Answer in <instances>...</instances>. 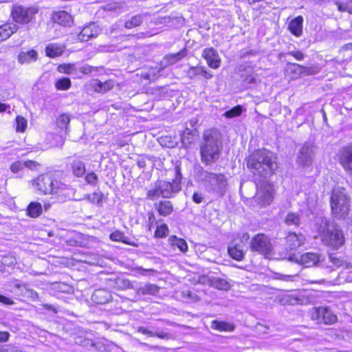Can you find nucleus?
I'll use <instances>...</instances> for the list:
<instances>
[{
  "label": "nucleus",
  "mask_w": 352,
  "mask_h": 352,
  "mask_svg": "<svg viewBox=\"0 0 352 352\" xmlns=\"http://www.w3.org/2000/svg\"><path fill=\"white\" fill-rule=\"evenodd\" d=\"M223 150V139L221 133L215 129L206 130L199 145L201 161L205 165L215 163L220 157Z\"/></svg>",
  "instance_id": "nucleus-1"
},
{
  "label": "nucleus",
  "mask_w": 352,
  "mask_h": 352,
  "mask_svg": "<svg viewBox=\"0 0 352 352\" xmlns=\"http://www.w3.org/2000/svg\"><path fill=\"white\" fill-rule=\"evenodd\" d=\"M247 166L254 175L267 178L278 168L276 157L266 149L257 150L248 157Z\"/></svg>",
  "instance_id": "nucleus-2"
},
{
  "label": "nucleus",
  "mask_w": 352,
  "mask_h": 352,
  "mask_svg": "<svg viewBox=\"0 0 352 352\" xmlns=\"http://www.w3.org/2000/svg\"><path fill=\"white\" fill-rule=\"evenodd\" d=\"M315 228L323 243L333 250H338L344 245L343 232L333 221L319 217L316 220Z\"/></svg>",
  "instance_id": "nucleus-3"
},
{
  "label": "nucleus",
  "mask_w": 352,
  "mask_h": 352,
  "mask_svg": "<svg viewBox=\"0 0 352 352\" xmlns=\"http://www.w3.org/2000/svg\"><path fill=\"white\" fill-rule=\"evenodd\" d=\"M330 202L332 213L336 217L344 219L349 214L351 201L344 188L339 187L333 189Z\"/></svg>",
  "instance_id": "nucleus-4"
},
{
  "label": "nucleus",
  "mask_w": 352,
  "mask_h": 352,
  "mask_svg": "<svg viewBox=\"0 0 352 352\" xmlns=\"http://www.w3.org/2000/svg\"><path fill=\"white\" fill-rule=\"evenodd\" d=\"M36 189L43 194H54L58 196L65 195L64 192L69 189L68 186L54 179L51 175H41L33 182Z\"/></svg>",
  "instance_id": "nucleus-5"
},
{
  "label": "nucleus",
  "mask_w": 352,
  "mask_h": 352,
  "mask_svg": "<svg viewBox=\"0 0 352 352\" xmlns=\"http://www.w3.org/2000/svg\"><path fill=\"white\" fill-rule=\"evenodd\" d=\"M199 177L205 186L213 192L223 196L227 188V180L223 174H216L204 170L202 168L199 173Z\"/></svg>",
  "instance_id": "nucleus-6"
},
{
  "label": "nucleus",
  "mask_w": 352,
  "mask_h": 352,
  "mask_svg": "<svg viewBox=\"0 0 352 352\" xmlns=\"http://www.w3.org/2000/svg\"><path fill=\"white\" fill-rule=\"evenodd\" d=\"M173 172L175 177L172 182L165 180L157 181L163 198H172L182 189L181 182L182 179V175L180 166L178 165L175 166L173 169Z\"/></svg>",
  "instance_id": "nucleus-7"
},
{
  "label": "nucleus",
  "mask_w": 352,
  "mask_h": 352,
  "mask_svg": "<svg viewBox=\"0 0 352 352\" xmlns=\"http://www.w3.org/2000/svg\"><path fill=\"white\" fill-rule=\"evenodd\" d=\"M37 12L38 9L34 7L14 6L12 8V16L15 22L26 24L32 20Z\"/></svg>",
  "instance_id": "nucleus-8"
},
{
  "label": "nucleus",
  "mask_w": 352,
  "mask_h": 352,
  "mask_svg": "<svg viewBox=\"0 0 352 352\" xmlns=\"http://www.w3.org/2000/svg\"><path fill=\"white\" fill-rule=\"evenodd\" d=\"M250 248L251 251L263 255L270 254L272 251L270 239L264 234H258L254 236L250 241Z\"/></svg>",
  "instance_id": "nucleus-9"
},
{
  "label": "nucleus",
  "mask_w": 352,
  "mask_h": 352,
  "mask_svg": "<svg viewBox=\"0 0 352 352\" xmlns=\"http://www.w3.org/2000/svg\"><path fill=\"white\" fill-rule=\"evenodd\" d=\"M273 188L266 182L257 187V192L254 197V201L261 207L270 205L273 200Z\"/></svg>",
  "instance_id": "nucleus-10"
},
{
  "label": "nucleus",
  "mask_w": 352,
  "mask_h": 352,
  "mask_svg": "<svg viewBox=\"0 0 352 352\" xmlns=\"http://www.w3.org/2000/svg\"><path fill=\"white\" fill-rule=\"evenodd\" d=\"M312 318L325 324H332L338 321L337 316L328 307H315L312 312Z\"/></svg>",
  "instance_id": "nucleus-11"
},
{
  "label": "nucleus",
  "mask_w": 352,
  "mask_h": 352,
  "mask_svg": "<svg viewBox=\"0 0 352 352\" xmlns=\"http://www.w3.org/2000/svg\"><path fill=\"white\" fill-rule=\"evenodd\" d=\"M336 156L338 162L345 172L352 177V144L340 148Z\"/></svg>",
  "instance_id": "nucleus-12"
},
{
  "label": "nucleus",
  "mask_w": 352,
  "mask_h": 352,
  "mask_svg": "<svg viewBox=\"0 0 352 352\" xmlns=\"http://www.w3.org/2000/svg\"><path fill=\"white\" fill-rule=\"evenodd\" d=\"M314 149L315 147L311 144H304L298 152L297 163L304 167L311 166L315 155Z\"/></svg>",
  "instance_id": "nucleus-13"
},
{
  "label": "nucleus",
  "mask_w": 352,
  "mask_h": 352,
  "mask_svg": "<svg viewBox=\"0 0 352 352\" xmlns=\"http://www.w3.org/2000/svg\"><path fill=\"white\" fill-rule=\"evenodd\" d=\"M305 236L301 232H288L285 237V245L287 250H295L302 245Z\"/></svg>",
  "instance_id": "nucleus-14"
},
{
  "label": "nucleus",
  "mask_w": 352,
  "mask_h": 352,
  "mask_svg": "<svg viewBox=\"0 0 352 352\" xmlns=\"http://www.w3.org/2000/svg\"><path fill=\"white\" fill-rule=\"evenodd\" d=\"M296 261L305 267H311L317 265L323 261V258L321 254L307 252L300 255L299 259L296 258Z\"/></svg>",
  "instance_id": "nucleus-15"
},
{
  "label": "nucleus",
  "mask_w": 352,
  "mask_h": 352,
  "mask_svg": "<svg viewBox=\"0 0 352 352\" xmlns=\"http://www.w3.org/2000/svg\"><path fill=\"white\" fill-rule=\"evenodd\" d=\"M203 58L207 61L209 67L217 69L220 66L221 58L215 49L213 47L206 48L202 53Z\"/></svg>",
  "instance_id": "nucleus-16"
},
{
  "label": "nucleus",
  "mask_w": 352,
  "mask_h": 352,
  "mask_svg": "<svg viewBox=\"0 0 352 352\" xmlns=\"http://www.w3.org/2000/svg\"><path fill=\"white\" fill-rule=\"evenodd\" d=\"M52 20L64 27H69L74 23V20L70 14L64 10L55 12L52 14Z\"/></svg>",
  "instance_id": "nucleus-17"
},
{
  "label": "nucleus",
  "mask_w": 352,
  "mask_h": 352,
  "mask_svg": "<svg viewBox=\"0 0 352 352\" xmlns=\"http://www.w3.org/2000/svg\"><path fill=\"white\" fill-rule=\"evenodd\" d=\"M98 33V28L92 23L83 28L78 36V39L82 42L87 41L91 38L96 37Z\"/></svg>",
  "instance_id": "nucleus-18"
},
{
  "label": "nucleus",
  "mask_w": 352,
  "mask_h": 352,
  "mask_svg": "<svg viewBox=\"0 0 352 352\" xmlns=\"http://www.w3.org/2000/svg\"><path fill=\"white\" fill-rule=\"evenodd\" d=\"M228 252L229 255L236 261H242L244 258V252L236 239L229 244Z\"/></svg>",
  "instance_id": "nucleus-19"
},
{
  "label": "nucleus",
  "mask_w": 352,
  "mask_h": 352,
  "mask_svg": "<svg viewBox=\"0 0 352 352\" xmlns=\"http://www.w3.org/2000/svg\"><path fill=\"white\" fill-rule=\"evenodd\" d=\"M91 298L97 304H105L111 300V294L107 289H99L94 292Z\"/></svg>",
  "instance_id": "nucleus-20"
},
{
  "label": "nucleus",
  "mask_w": 352,
  "mask_h": 352,
  "mask_svg": "<svg viewBox=\"0 0 352 352\" xmlns=\"http://www.w3.org/2000/svg\"><path fill=\"white\" fill-rule=\"evenodd\" d=\"M155 208L158 213L164 217L170 214L173 211V206L170 201H160L155 204Z\"/></svg>",
  "instance_id": "nucleus-21"
},
{
  "label": "nucleus",
  "mask_w": 352,
  "mask_h": 352,
  "mask_svg": "<svg viewBox=\"0 0 352 352\" xmlns=\"http://www.w3.org/2000/svg\"><path fill=\"white\" fill-rule=\"evenodd\" d=\"M208 283L211 287L219 290L228 291L231 287V285L228 281L214 276L208 278Z\"/></svg>",
  "instance_id": "nucleus-22"
},
{
  "label": "nucleus",
  "mask_w": 352,
  "mask_h": 352,
  "mask_svg": "<svg viewBox=\"0 0 352 352\" xmlns=\"http://www.w3.org/2000/svg\"><path fill=\"white\" fill-rule=\"evenodd\" d=\"M187 55V51L186 48H184L181 51L175 54H168L164 56V65L166 67L169 65H173Z\"/></svg>",
  "instance_id": "nucleus-23"
},
{
  "label": "nucleus",
  "mask_w": 352,
  "mask_h": 352,
  "mask_svg": "<svg viewBox=\"0 0 352 352\" xmlns=\"http://www.w3.org/2000/svg\"><path fill=\"white\" fill-rule=\"evenodd\" d=\"M38 58V54L36 50H30L27 52H21L18 55V61L21 64L29 63L35 61Z\"/></svg>",
  "instance_id": "nucleus-24"
},
{
  "label": "nucleus",
  "mask_w": 352,
  "mask_h": 352,
  "mask_svg": "<svg viewBox=\"0 0 352 352\" xmlns=\"http://www.w3.org/2000/svg\"><path fill=\"white\" fill-rule=\"evenodd\" d=\"M302 65L298 63H287L285 67V72L293 78H298L302 75Z\"/></svg>",
  "instance_id": "nucleus-25"
},
{
  "label": "nucleus",
  "mask_w": 352,
  "mask_h": 352,
  "mask_svg": "<svg viewBox=\"0 0 352 352\" xmlns=\"http://www.w3.org/2000/svg\"><path fill=\"white\" fill-rule=\"evenodd\" d=\"M302 17L301 16H298L292 20L289 23V29L294 35L299 36L302 34Z\"/></svg>",
  "instance_id": "nucleus-26"
},
{
  "label": "nucleus",
  "mask_w": 352,
  "mask_h": 352,
  "mask_svg": "<svg viewBox=\"0 0 352 352\" xmlns=\"http://www.w3.org/2000/svg\"><path fill=\"white\" fill-rule=\"evenodd\" d=\"M195 134V130L186 128L181 134L182 146L184 148H188L194 142Z\"/></svg>",
  "instance_id": "nucleus-27"
},
{
  "label": "nucleus",
  "mask_w": 352,
  "mask_h": 352,
  "mask_svg": "<svg viewBox=\"0 0 352 352\" xmlns=\"http://www.w3.org/2000/svg\"><path fill=\"white\" fill-rule=\"evenodd\" d=\"M17 29L16 25L14 23H5L0 25V39L1 41L7 39L14 33Z\"/></svg>",
  "instance_id": "nucleus-28"
},
{
  "label": "nucleus",
  "mask_w": 352,
  "mask_h": 352,
  "mask_svg": "<svg viewBox=\"0 0 352 352\" xmlns=\"http://www.w3.org/2000/svg\"><path fill=\"white\" fill-rule=\"evenodd\" d=\"M112 282V286L118 289L125 290L129 289H135L133 282H131L126 278L119 277L115 278Z\"/></svg>",
  "instance_id": "nucleus-29"
},
{
  "label": "nucleus",
  "mask_w": 352,
  "mask_h": 352,
  "mask_svg": "<svg viewBox=\"0 0 352 352\" xmlns=\"http://www.w3.org/2000/svg\"><path fill=\"white\" fill-rule=\"evenodd\" d=\"M160 287L155 285L147 283L143 287L136 289V294L138 295H155L159 292Z\"/></svg>",
  "instance_id": "nucleus-30"
},
{
  "label": "nucleus",
  "mask_w": 352,
  "mask_h": 352,
  "mask_svg": "<svg viewBox=\"0 0 352 352\" xmlns=\"http://www.w3.org/2000/svg\"><path fill=\"white\" fill-rule=\"evenodd\" d=\"M71 168L73 174L78 177L83 176L86 172L85 163L78 159L73 160Z\"/></svg>",
  "instance_id": "nucleus-31"
},
{
  "label": "nucleus",
  "mask_w": 352,
  "mask_h": 352,
  "mask_svg": "<svg viewBox=\"0 0 352 352\" xmlns=\"http://www.w3.org/2000/svg\"><path fill=\"white\" fill-rule=\"evenodd\" d=\"M64 52L63 47L56 43H52L48 45L45 48L46 55L51 58H54L60 56Z\"/></svg>",
  "instance_id": "nucleus-32"
},
{
  "label": "nucleus",
  "mask_w": 352,
  "mask_h": 352,
  "mask_svg": "<svg viewBox=\"0 0 352 352\" xmlns=\"http://www.w3.org/2000/svg\"><path fill=\"white\" fill-rule=\"evenodd\" d=\"M241 78L243 82L244 85L247 87H250L252 85H255L258 82L256 74L251 69L250 71L246 70L244 73L241 74Z\"/></svg>",
  "instance_id": "nucleus-33"
},
{
  "label": "nucleus",
  "mask_w": 352,
  "mask_h": 352,
  "mask_svg": "<svg viewBox=\"0 0 352 352\" xmlns=\"http://www.w3.org/2000/svg\"><path fill=\"white\" fill-rule=\"evenodd\" d=\"M210 327L219 331H232L234 329V324L225 321L213 320Z\"/></svg>",
  "instance_id": "nucleus-34"
},
{
  "label": "nucleus",
  "mask_w": 352,
  "mask_h": 352,
  "mask_svg": "<svg viewBox=\"0 0 352 352\" xmlns=\"http://www.w3.org/2000/svg\"><path fill=\"white\" fill-rule=\"evenodd\" d=\"M284 222L288 226H294L297 227L300 225L301 219L298 213L290 212L285 216Z\"/></svg>",
  "instance_id": "nucleus-35"
},
{
  "label": "nucleus",
  "mask_w": 352,
  "mask_h": 352,
  "mask_svg": "<svg viewBox=\"0 0 352 352\" xmlns=\"http://www.w3.org/2000/svg\"><path fill=\"white\" fill-rule=\"evenodd\" d=\"M28 216L36 218L41 215L42 213V206L38 202H31L27 209Z\"/></svg>",
  "instance_id": "nucleus-36"
},
{
  "label": "nucleus",
  "mask_w": 352,
  "mask_h": 352,
  "mask_svg": "<svg viewBox=\"0 0 352 352\" xmlns=\"http://www.w3.org/2000/svg\"><path fill=\"white\" fill-rule=\"evenodd\" d=\"M143 18L142 14L133 16L125 21L124 27L127 29H131L140 26L143 22Z\"/></svg>",
  "instance_id": "nucleus-37"
},
{
  "label": "nucleus",
  "mask_w": 352,
  "mask_h": 352,
  "mask_svg": "<svg viewBox=\"0 0 352 352\" xmlns=\"http://www.w3.org/2000/svg\"><path fill=\"white\" fill-rule=\"evenodd\" d=\"M110 239L113 241H121L125 244L133 245L128 241V237L125 236L121 231L116 230L112 232L109 236Z\"/></svg>",
  "instance_id": "nucleus-38"
},
{
  "label": "nucleus",
  "mask_w": 352,
  "mask_h": 352,
  "mask_svg": "<svg viewBox=\"0 0 352 352\" xmlns=\"http://www.w3.org/2000/svg\"><path fill=\"white\" fill-rule=\"evenodd\" d=\"M70 122V116L63 113L56 119L57 126L62 129H67Z\"/></svg>",
  "instance_id": "nucleus-39"
},
{
  "label": "nucleus",
  "mask_w": 352,
  "mask_h": 352,
  "mask_svg": "<svg viewBox=\"0 0 352 352\" xmlns=\"http://www.w3.org/2000/svg\"><path fill=\"white\" fill-rule=\"evenodd\" d=\"M159 142L162 146L167 148H173L177 144L175 138L168 135L161 137L159 139Z\"/></svg>",
  "instance_id": "nucleus-40"
},
{
  "label": "nucleus",
  "mask_w": 352,
  "mask_h": 352,
  "mask_svg": "<svg viewBox=\"0 0 352 352\" xmlns=\"http://www.w3.org/2000/svg\"><path fill=\"white\" fill-rule=\"evenodd\" d=\"M58 90H67L71 87V80L69 78H62L58 79L55 84Z\"/></svg>",
  "instance_id": "nucleus-41"
},
{
  "label": "nucleus",
  "mask_w": 352,
  "mask_h": 352,
  "mask_svg": "<svg viewBox=\"0 0 352 352\" xmlns=\"http://www.w3.org/2000/svg\"><path fill=\"white\" fill-rule=\"evenodd\" d=\"M146 196L151 200H155L162 197V193L157 182L155 183L154 187L147 191Z\"/></svg>",
  "instance_id": "nucleus-42"
},
{
  "label": "nucleus",
  "mask_w": 352,
  "mask_h": 352,
  "mask_svg": "<svg viewBox=\"0 0 352 352\" xmlns=\"http://www.w3.org/2000/svg\"><path fill=\"white\" fill-rule=\"evenodd\" d=\"M242 113V107L240 105H237L230 109L228 111H226L223 116L228 118H232L236 116H239Z\"/></svg>",
  "instance_id": "nucleus-43"
},
{
  "label": "nucleus",
  "mask_w": 352,
  "mask_h": 352,
  "mask_svg": "<svg viewBox=\"0 0 352 352\" xmlns=\"http://www.w3.org/2000/svg\"><path fill=\"white\" fill-rule=\"evenodd\" d=\"M201 72H203V67H190L186 71V76L190 79H193L197 76L201 75Z\"/></svg>",
  "instance_id": "nucleus-44"
},
{
  "label": "nucleus",
  "mask_w": 352,
  "mask_h": 352,
  "mask_svg": "<svg viewBox=\"0 0 352 352\" xmlns=\"http://www.w3.org/2000/svg\"><path fill=\"white\" fill-rule=\"evenodd\" d=\"M27 127V120L22 116H18L16 118V131L24 132Z\"/></svg>",
  "instance_id": "nucleus-45"
},
{
  "label": "nucleus",
  "mask_w": 352,
  "mask_h": 352,
  "mask_svg": "<svg viewBox=\"0 0 352 352\" xmlns=\"http://www.w3.org/2000/svg\"><path fill=\"white\" fill-rule=\"evenodd\" d=\"M168 232V226L165 223H163L160 226H158L155 232V236L157 238H163L166 236Z\"/></svg>",
  "instance_id": "nucleus-46"
},
{
  "label": "nucleus",
  "mask_w": 352,
  "mask_h": 352,
  "mask_svg": "<svg viewBox=\"0 0 352 352\" xmlns=\"http://www.w3.org/2000/svg\"><path fill=\"white\" fill-rule=\"evenodd\" d=\"M281 56H285L286 55L292 56L297 60H302L305 58V54L300 50L289 51L286 53L282 52L280 54Z\"/></svg>",
  "instance_id": "nucleus-47"
},
{
  "label": "nucleus",
  "mask_w": 352,
  "mask_h": 352,
  "mask_svg": "<svg viewBox=\"0 0 352 352\" xmlns=\"http://www.w3.org/2000/svg\"><path fill=\"white\" fill-rule=\"evenodd\" d=\"M302 75L310 76L317 74L319 72V68L316 65L305 66L302 65Z\"/></svg>",
  "instance_id": "nucleus-48"
},
{
  "label": "nucleus",
  "mask_w": 352,
  "mask_h": 352,
  "mask_svg": "<svg viewBox=\"0 0 352 352\" xmlns=\"http://www.w3.org/2000/svg\"><path fill=\"white\" fill-rule=\"evenodd\" d=\"M173 243L176 245L182 252H186L188 249V245L186 241L183 239H179L173 236Z\"/></svg>",
  "instance_id": "nucleus-49"
},
{
  "label": "nucleus",
  "mask_w": 352,
  "mask_h": 352,
  "mask_svg": "<svg viewBox=\"0 0 352 352\" xmlns=\"http://www.w3.org/2000/svg\"><path fill=\"white\" fill-rule=\"evenodd\" d=\"M85 179L87 184L93 186H96L98 180L97 175L93 172L87 174Z\"/></svg>",
  "instance_id": "nucleus-50"
},
{
  "label": "nucleus",
  "mask_w": 352,
  "mask_h": 352,
  "mask_svg": "<svg viewBox=\"0 0 352 352\" xmlns=\"http://www.w3.org/2000/svg\"><path fill=\"white\" fill-rule=\"evenodd\" d=\"M74 69V65H60L58 67V70L59 72L61 73H65L67 74H71L72 73V71Z\"/></svg>",
  "instance_id": "nucleus-51"
},
{
  "label": "nucleus",
  "mask_w": 352,
  "mask_h": 352,
  "mask_svg": "<svg viewBox=\"0 0 352 352\" xmlns=\"http://www.w3.org/2000/svg\"><path fill=\"white\" fill-rule=\"evenodd\" d=\"M24 168V163L22 161H17L13 163L10 166L12 173H16Z\"/></svg>",
  "instance_id": "nucleus-52"
},
{
  "label": "nucleus",
  "mask_w": 352,
  "mask_h": 352,
  "mask_svg": "<svg viewBox=\"0 0 352 352\" xmlns=\"http://www.w3.org/2000/svg\"><path fill=\"white\" fill-rule=\"evenodd\" d=\"M102 94L106 93L109 91V90L112 89L115 85L114 81L113 80H106L105 82H102Z\"/></svg>",
  "instance_id": "nucleus-53"
},
{
  "label": "nucleus",
  "mask_w": 352,
  "mask_h": 352,
  "mask_svg": "<svg viewBox=\"0 0 352 352\" xmlns=\"http://www.w3.org/2000/svg\"><path fill=\"white\" fill-rule=\"evenodd\" d=\"M91 87L98 93H102V82L98 79L94 80L91 83Z\"/></svg>",
  "instance_id": "nucleus-54"
},
{
  "label": "nucleus",
  "mask_w": 352,
  "mask_h": 352,
  "mask_svg": "<svg viewBox=\"0 0 352 352\" xmlns=\"http://www.w3.org/2000/svg\"><path fill=\"white\" fill-rule=\"evenodd\" d=\"M13 286L14 287L19 289L22 294L25 292L26 289L28 288V285L25 283H23L19 280H15L13 281Z\"/></svg>",
  "instance_id": "nucleus-55"
},
{
  "label": "nucleus",
  "mask_w": 352,
  "mask_h": 352,
  "mask_svg": "<svg viewBox=\"0 0 352 352\" xmlns=\"http://www.w3.org/2000/svg\"><path fill=\"white\" fill-rule=\"evenodd\" d=\"M79 71L84 74H89L92 73L94 71H96V67L85 65L80 67Z\"/></svg>",
  "instance_id": "nucleus-56"
},
{
  "label": "nucleus",
  "mask_w": 352,
  "mask_h": 352,
  "mask_svg": "<svg viewBox=\"0 0 352 352\" xmlns=\"http://www.w3.org/2000/svg\"><path fill=\"white\" fill-rule=\"evenodd\" d=\"M182 294H183V296L184 297H186L188 298H190L192 300H194V301H198L199 300V296L195 294V293H192V292L190 291H185V292H182Z\"/></svg>",
  "instance_id": "nucleus-57"
},
{
  "label": "nucleus",
  "mask_w": 352,
  "mask_h": 352,
  "mask_svg": "<svg viewBox=\"0 0 352 352\" xmlns=\"http://www.w3.org/2000/svg\"><path fill=\"white\" fill-rule=\"evenodd\" d=\"M192 201L196 204H201L203 202L204 197L202 193L199 192H194L192 195Z\"/></svg>",
  "instance_id": "nucleus-58"
},
{
  "label": "nucleus",
  "mask_w": 352,
  "mask_h": 352,
  "mask_svg": "<svg viewBox=\"0 0 352 352\" xmlns=\"http://www.w3.org/2000/svg\"><path fill=\"white\" fill-rule=\"evenodd\" d=\"M0 302L5 305H12L14 304L13 300L1 294H0Z\"/></svg>",
  "instance_id": "nucleus-59"
},
{
  "label": "nucleus",
  "mask_w": 352,
  "mask_h": 352,
  "mask_svg": "<svg viewBox=\"0 0 352 352\" xmlns=\"http://www.w3.org/2000/svg\"><path fill=\"white\" fill-rule=\"evenodd\" d=\"M336 6H338V9L340 12H348L349 13V1H347L345 4H342L338 1L336 2Z\"/></svg>",
  "instance_id": "nucleus-60"
},
{
  "label": "nucleus",
  "mask_w": 352,
  "mask_h": 352,
  "mask_svg": "<svg viewBox=\"0 0 352 352\" xmlns=\"http://www.w3.org/2000/svg\"><path fill=\"white\" fill-rule=\"evenodd\" d=\"M300 299L298 297H294V296H288L286 302L289 303V305H294L296 304L301 303Z\"/></svg>",
  "instance_id": "nucleus-61"
},
{
  "label": "nucleus",
  "mask_w": 352,
  "mask_h": 352,
  "mask_svg": "<svg viewBox=\"0 0 352 352\" xmlns=\"http://www.w3.org/2000/svg\"><path fill=\"white\" fill-rule=\"evenodd\" d=\"M154 336L161 339L168 340L170 338V335L164 331H159L154 333Z\"/></svg>",
  "instance_id": "nucleus-62"
},
{
  "label": "nucleus",
  "mask_w": 352,
  "mask_h": 352,
  "mask_svg": "<svg viewBox=\"0 0 352 352\" xmlns=\"http://www.w3.org/2000/svg\"><path fill=\"white\" fill-rule=\"evenodd\" d=\"M10 336V333L8 331H0V342H7Z\"/></svg>",
  "instance_id": "nucleus-63"
},
{
  "label": "nucleus",
  "mask_w": 352,
  "mask_h": 352,
  "mask_svg": "<svg viewBox=\"0 0 352 352\" xmlns=\"http://www.w3.org/2000/svg\"><path fill=\"white\" fill-rule=\"evenodd\" d=\"M23 294L28 295V296L32 298H38L37 292L34 291L33 289H29L28 287L26 289Z\"/></svg>",
  "instance_id": "nucleus-64"
}]
</instances>
